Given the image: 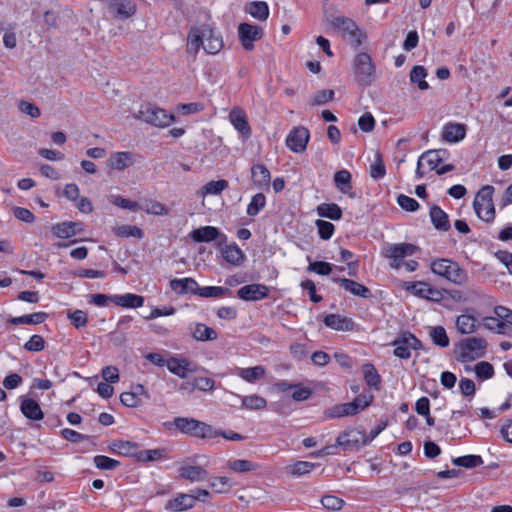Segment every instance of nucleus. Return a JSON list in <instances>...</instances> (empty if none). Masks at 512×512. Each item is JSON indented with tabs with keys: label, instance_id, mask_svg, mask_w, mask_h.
Returning <instances> with one entry per match:
<instances>
[{
	"label": "nucleus",
	"instance_id": "obj_31",
	"mask_svg": "<svg viewBox=\"0 0 512 512\" xmlns=\"http://www.w3.org/2000/svg\"><path fill=\"white\" fill-rule=\"evenodd\" d=\"M134 163L133 155L130 152H116L108 159V165L112 169L122 171Z\"/></svg>",
	"mask_w": 512,
	"mask_h": 512
},
{
	"label": "nucleus",
	"instance_id": "obj_5",
	"mask_svg": "<svg viewBox=\"0 0 512 512\" xmlns=\"http://www.w3.org/2000/svg\"><path fill=\"white\" fill-rule=\"evenodd\" d=\"M493 193L494 187L485 185L478 191L473 202L477 216L485 222H492L495 218Z\"/></svg>",
	"mask_w": 512,
	"mask_h": 512
},
{
	"label": "nucleus",
	"instance_id": "obj_60",
	"mask_svg": "<svg viewBox=\"0 0 512 512\" xmlns=\"http://www.w3.org/2000/svg\"><path fill=\"white\" fill-rule=\"evenodd\" d=\"M321 503L325 509L332 511L340 510L345 504L343 499L334 495L323 496L321 499Z\"/></svg>",
	"mask_w": 512,
	"mask_h": 512
},
{
	"label": "nucleus",
	"instance_id": "obj_6",
	"mask_svg": "<svg viewBox=\"0 0 512 512\" xmlns=\"http://www.w3.org/2000/svg\"><path fill=\"white\" fill-rule=\"evenodd\" d=\"M134 116L136 119L156 127H167L175 121L173 114H169L166 110L156 107L151 103L142 104Z\"/></svg>",
	"mask_w": 512,
	"mask_h": 512
},
{
	"label": "nucleus",
	"instance_id": "obj_54",
	"mask_svg": "<svg viewBox=\"0 0 512 512\" xmlns=\"http://www.w3.org/2000/svg\"><path fill=\"white\" fill-rule=\"evenodd\" d=\"M93 462L98 469L101 470H114L120 466V462L105 455H97L94 457Z\"/></svg>",
	"mask_w": 512,
	"mask_h": 512
},
{
	"label": "nucleus",
	"instance_id": "obj_64",
	"mask_svg": "<svg viewBox=\"0 0 512 512\" xmlns=\"http://www.w3.org/2000/svg\"><path fill=\"white\" fill-rule=\"evenodd\" d=\"M397 203L403 210L408 212H414L418 210L420 206L419 203L414 198H411L404 194H400L397 197Z\"/></svg>",
	"mask_w": 512,
	"mask_h": 512
},
{
	"label": "nucleus",
	"instance_id": "obj_51",
	"mask_svg": "<svg viewBox=\"0 0 512 512\" xmlns=\"http://www.w3.org/2000/svg\"><path fill=\"white\" fill-rule=\"evenodd\" d=\"M430 337L432 342L441 348H445L449 345V337L442 326L433 327L430 330Z\"/></svg>",
	"mask_w": 512,
	"mask_h": 512
},
{
	"label": "nucleus",
	"instance_id": "obj_34",
	"mask_svg": "<svg viewBox=\"0 0 512 512\" xmlns=\"http://www.w3.org/2000/svg\"><path fill=\"white\" fill-rule=\"evenodd\" d=\"M325 417L328 419H337L342 417H348V416H355L354 412V406L348 403H340L336 404L324 412Z\"/></svg>",
	"mask_w": 512,
	"mask_h": 512
},
{
	"label": "nucleus",
	"instance_id": "obj_46",
	"mask_svg": "<svg viewBox=\"0 0 512 512\" xmlns=\"http://www.w3.org/2000/svg\"><path fill=\"white\" fill-rule=\"evenodd\" d=\"M198 291V296L203 298H221L231 294L230 289L221 286H199Z\"/></svg>",
	"mask_w": 512,
	"mask_h": 512
},
{
	"label": "nucleus",
	"instance_id": "obj_9",
	"mask_svg": "<svg viewBox=\"0 0 512 512\" xmlns=\"http://www.w3.org/2000/svg\"><path fill=\"white\" fill-rule=\"evenodd\" d=\"M417 247L410 243L391 244L384 249V256L392 259L390 266L399 269L403 264L406 256H411L417 251Z\"/></svg>",
	"mask_w": 512,
	"mask_h": 512
},
{
	"label": "nucleus",
	"instance_id": "obj_15",
	"mask_svg": "<svg viewBox=\"0 0 512 512\" xmlns=\"http://www.w3.org/2000/svg\"><path fill=\"white\" fill-rule=\"evenodd\" d=\"M407 290L411 291L414 295L418 297L431 300L434 302H439L443 298V294L440 290L422 281L409 283V285L407 286Z\"/></svg>",
	"mask_w": 512,
	"mask_h": 512
},
{
	"label": "nucleus",
	"instance_id": "obj_26",
	"mask_svg": "<svg viewBox=\"0 0 512 512\" xmlns=\"http://www.w3.org/2000/svg\"><path fill=\"white\" fill-rule=\"evenodd\" d=\"M334 183L341 193L348 195L350 198L355 197V193L352 191V175L348 170L337 171L334 174Z\"/></svg>",
	"mask_w": 512,
	"mask_h": 512
},
{
	"label": "nucleus",
	"instance_id": "obj_4",
	"mask_svg": "<svg viewBox=\"0 0 512 512\" xmlns=\"http://www.w3.org/2000/svg\"><path fill=\"white\" fill-rule=\"evenodd\" d=\"M488 343L482 337H468L456 344L457 360L460 362L473 361L485 355Z\"/></svg>",
	"mask_w": 512,
	"mask_h": 512
},
{
	"label": "nucleus",
	"instance_id": "obj_10",
	"mask_svg": "<svg viewBox=\"0 0 512 512\" xmlns=\"http://www.w3.org/2000/svg\"><path fill=\"white\" fill-rule=\"evenodd\" d=\"M238 35L243 48L251 51L254 48L253 42L260 40L264 36V32L258 25L241 23L238 26Z\"/></svg>",
	"mask_w": 512,
	"mask_h": 512
},
{
	"label": "nucleus",
	"instance_id": "obj_39",
	"mask_svg": "<svg viewBox=\"0 0 512 512\" xmlns=\"http://www.w3.org/2000/svg\"><path fill=\"white\" fill-rule=\"evenodd\" d=\"M317 214L320 217L328 218L334 221L342 218V209L336 203H321L316 208Z\"/></svg>",
	"mask_w": 512,
	"mask_h": 512
},
{
	"label": "nucleus",
	"instance_id": "obj_23",
	"mask_svg": "<svg viewBox=\"0 0 512 512\" xmlns=\"http://www.w3.org/2000/svg\"><path fill=\"white\" fill-rule=\"evenodd\" d=\"M323 321L327 327L337 331H352L355 325L351 318L339 314H328Z\"/></svg>",
	"mask_w": 512,
	"mask_h": 512
},
{
	"label": "nucleus",
	"instance_id": "obj_53",
	"mask_svg": "<svg viewBox=\"0 0 512 512\" xmlns=\"http://www.w3.org/2000/svg\"><path fill=\"white\" fill-rule=\"evenodd\" d=\"M266 205V197L263 193L255 194L247 206V214L256 216Z\"/></svg>",
	"mask_w": 512,
	"mask_h": 512
},
{
	"label": "nucleus",
	"instance_id": "obj_55",
	"mask_svg": "<svg viewBox=\"0 0 512 512\" xmlns=\"http://www.w3.org/2000/svg\"><path fill=\"white\" fill-rule=\"evenodd\" d=\"M484 326L492 331H496L500 334H506V323L501 321V318H499L497 315L494 317H485L483 319Z\"/></svg>",
	"mask_w": 512,
	"mask_h": 512
},
{
	"label": "nucleus",
	"instance_id": "obj_62",
	"mask_svg": "<svg viewBox=\"0 0 512 512\" xmlns=\"http://www.w3.org/2000/svg\"><path fill=\"white\" fill-rule=\"evenodd\" d=\"M68 318L76 329L84 327L88 322V316L83 310H75L73 312H69Z\"/></svg>",
	"mask_w": 512,
	"mask_h": 512
},
{
	"label": "nucleus",
	"instance_id": "obj_57",
	"mask_svg": "<svg viewBox=\"0 0 512 512\" xmlns=\"http://www.w3.org/2000/svg\"><path fill=\"white\" fill-rule=\"evenodd\" d=\"M475 373L479 379L487 380L494 376V367L491 363L481 361L475 365Z\"/></svg>",
	"mask_w": 512,
	"mask_h": 512
},
{
	"label": "nucleus",
	"instance_id": "obj_36",
	"mask_svg": "<svg viewBox=\"0 0 512 512\" xmlns=\"http://www.w3.org/2000/svg\"><path fill=\"white\" fill-rule=\"evenodd\" d=\"M245 11L259 21H265L269 16L268 4L264 1L249 2L245 7Z\"/></svg>",
	"mask_w": 512,
	"mask_h": 512
},
{
	"label": "nucleus",
	"instance_id": "obj_13",
	"mask_svg": "<svg viewBox=\"0 0 512 512\" xmlns=\"http://www.w3.org/2000/svg\"><path fill=\"white\" fill-rule=\"evenodd\" d=\"M365 438L366 433L364 431L349 430L342 432L337 437L336 443L344 450L352 451L359 449L361 446L367 445L368 443L363 442Z\"/></svg>",
	"mask_w": 512,
	"mask_h": 512
},
{
	"label": "nucleus",
	"instance_id": "obj_37",
	"mask_svg": "<svg viewBox=\"0 0 512 512\" xmlns=\"http://www.w3.org/2000/svg\"><path fill=\"white\" fill-rule=\"evenodd\" d=\"M265 373H266V370L261 365L249 367V368H237L236 369V375L249 383H254L257 380L263 378Z\"/></svg>",
	"mask_w": 512,
	"mask_h": 512
},
{
	"label": "nucleus",
	"instance_id": "obj_16",
	"mask_svg": "<svg viewBox=\"0 0 512 512\" xmlns=\"http://www.w3.org/2000/svg\"><path fill=\"white\" fill-rule=\"evenodd\" d=\"M332 281L338 283L344 290L350 292L352 295L361 298H371V290L365 285L348 278L333 277Z\"/></svg>",
	"mask_w": 512,
	"mask_h": 512
},
{
	"label": "nucleus",
	"instance_id": "obj_45",
	"mask_svg": "<svg viewBox=\"0 0 512 512\" xmlns=\"http://www.w3.org/2000/svg\"><path fill=\"white\" fill-rule=\"evenodd\" d=\"M427 76V70L424 66L416 65L412 68L410 72V81L414 84H417L420 90H427L429 88V84L425 80Z\"/></svg>",
	"mask_w": 512,
	"mask_h": 512
},
{
	"label": "nucleus",
	"instance_id": "obj_8",
	"mask_svg": "<svg viewBox=\"0 0 512 512\" xmlns=\"http://www.w3.org/2000/svg\"><path fill=\"white\" fill-rule=\"evenodd\" d=\"M391 344L395 347L393 354L400 359H409L412 349L423 348L422 342L409 331L402 332Z\"/></svg>",
	"mask_w": 512,
	"mask_h": 512
},
{
	"label": "nucleus",
	"instance_id": "obj_63",
	"mask_svg": "<svg viewBox=\"0 0 512 512\" xmlns=\"http://www.w3.org/2000/svg\"><path fill=\"white\" fill-rule=\"evenodd\" d=\"M24 348L30 352H39L45 348V340L40 335H32L25 343Z\"/></svg>",
	"mask_w": 512,
	"mask_h": 512
},
{
	"label": "nucleus",
	"instance_id": "obj_61",
	"mask_svg": "<svg viewBox=\"0 0 512 512\" xmlns=\"http://www.w3.org/2000/svg\"><path fill=\"white\" fill-rule=\"evenodd\" d=\"M334 90L332 89H324L320 90L312 98L311 105L317 106V105H323L334 98Z\"/></svg>",
	"mask_w": 512,
	"mask_h": 512
},
{
	"label": "nucleus",
	"instance_id": "obj_50",
	"mask_svg": "<svg viewBox=\"0 0 512 512\" xmlns=\"http://www.w3.org/2000/svg\"><path fill=\"white\" fill-rule=\"evenodd\" d=\"M242 406L249 410H262L267 406V401L261 396L249 395L242 398Z\"/></svg>",
	"mask_w": 512,
	"mask_h": 512
},
{
	"label": "nucleus",
	"instance_id": "obj_24",
	"mask_svg": "<svg viewBox=\"0 0 512 512\" xmlns=\"http://www.w3.org/2000/svg\"><path fill=\"white\" fill-rule=\"evenodd\" d=\"M466 136V125L462 123H447L442 130V138L450 143H456Z\"/></svg>",
	"mask_w": 512,
	"mask_h": 512
},
{
	"label": "nucleus",
	"instance_id": "obj_7",
	"mask_svg": "<svg viewBox=\"0 0 512 512\" xmlns=\"http://www.w3.org/2000/svg\"><path fill=\"white\" fill-rule=\"evenodd\" d=\"M353 68L356 81L359 84L369 86L372 83L374 79L375 65L369 54L364 52L358 53L354 58Z\"/></svg>",
	"mask_w": 512,
	"mask_h": 512
},
{
	"label": "nucleus",
	"instance_id": "obj_20",
	"mask_svg": "<svg viewBox=\"0 0 512 512\" xmlns=\"http://www.w3.org/2000/svg\"><path fill=\"white\" fill-rule=\"evenodd\" d=\"M251 178L258 189L268 190L271 182L270 171L264 164H255L251 167Z\"/></svg>",
	"mask_w": 512,
	"mask_h": 512
},
{
	"label": "nucleus",
	"instance_id": "obj_32",
	"mask_svg": "<svg viewBox=\"0 0 512 512\" xmlns=\"http://www.w3.org/2000/svg\"><path fill=\"white\" fill-rule=\"evenodd\" d=\"M113 303L125 308H139L144 304V297L137 294L126 293L124 295H113Z\"/></svg>",
	"mask_w": 512,
	"mask_h": 512
},
{
	"label": "nucleus",
	"instance_id": "obj_43",
	"mask_svg": "<svg viewBox=\"0 0 512 512\" xmlns=\"http://www.w3.org/2000/svg\"><path fill=\"white\" fill-rule=\"evenodd\" d=\"M362 371L364 374V380L367 385L375 390L380 389L381 377L377 372L376 368L371 363H365L362 366Z\"/></svg>",
	"mask_w": 512,
	"mask_h": 512
},
{
	"label": "nucleus",
	"instance_id": "obj_44",
	"mask_svg": "<svg viewBox=\"0 0 512 512\" xmlns=\"http://www.w3.org/2000/svg\"><path fill=\"white\" fill-rule=\"evenodd\" d=\"M456 326L461 334H470L477 328V319L472 315L462 314L457 317Z\"/></svg>",
	"mask_w": 512,
	"mask_h": 512
},
{
	"label": "nucleus",
	"instance_id": "obj_11",
	"mask_svg": "<svg viewBox=\"0 0 512 512\" xmlns=\"http://www.w3.org/2000/svg\"><path fill=\"white\" fill-rule=\"evenodd\" d=\"M309 139V130L306 127L298 126L289 132L286 138V145L291 151L302 153L306 150Z\"/></svg>",
	"mask_w": 512,
	"mask_h": 512
},
{
	"label": "nucleus",
	"instance_id": "obj_17",
	"mask_svg": "<svg viewBox=\"0 0 512 512\" xmlns=\"http://www.w3.org/2000/svg\"><path fill=\"white\" fill-rule=\"evenodd\" d=\"M110 450L114 454L135 458L138 461L140 445L131 441L114 440L110 445Z\"/></svg>",
	"mask_w": 512,
	"mask_h": 512
},
{
	"label": "nucleus",
	"instance_id": "obj_35",
	"mask_svg": "<svg viewBox=\"0 0 512 512\" xmlns=\"http://www.w3.org/2000/svg\"><path fill=\"white\" fill-rule=\"evenodd\" d=\"M166 365L171 373L177 375L180 378H185L187 373L192 371V369L189 367L190 362L185 358L179 359L171 357L167 360Z\"/></svg>",
	"mask_w": 512,
	"mask_h": 512
},
{
	"label": "nucleus",
	"instance_id": "obj_12",
	"mask_svg": "<svg viewBox=\"0 0 512 512\" xmlns=\"http://www.w3.org/2000/svg\"><path fill=\"white\" fill-rule=\"evenodd\" d=\"M107 9L114 18L126 20L136 13L137 6L133 0H108Z\"/></svg>",
	"mask_w": 512,
	"mask_h": 512
},
{
	"label": "nucleus",
	"instance_id": "obj_27",
	"mask_svg": "<svg viewBox=\"0 0 512 512\" xmlns=\"http://www.w3.org/2000/svg\"><path fill=\"white\" fill-rule=\"evenodd\" d=\"M205 31L206 44L203 46L205 52L208 54H217L224 46L222 36L209 26H205Z\"/></svg>",
	"mask_w": 512,
	"mask_h": 512
},
{
	"label": "nucleus",
	"instance_id": "obj_28",
	"mask_svg": "<svg viewBox=\"0 0 512 512\" xmlns=\"http://www.w3.org/2000/svg\"><path fill=\"white\" fill-rule=\"evenodd\" d=\"M431 222L437 230L448 231L450 229V221L447 213L438 205L430 207Z\"/></svg>",
	"mask_w": 512,
	"mask_h": 512
},
{
	"label": "nucleus",
	"instance_id": "obj_19",
	"mask_svg": "<svg viewBox=\"0 0 512 512\" xmlns=\"http://www.w3.org/2000/svg\"><path fill=\"white\" fill-rule=\"evenodd\" d=\"M206 36L205 26L203 28L192 27L187 36V53L195 57L200 48L204 46L203 39Z\"/></svg>",
	"mask_w": 512,
	"mask_h": 512
},
{
	"label": "nucleus",
	"instance_id": "obj_48",
	"mask_svg": "<svg viewBox=\"0 0 512 512\" xmlns=\"http://www.w3.org/2000/svg\"><path fill=\"white\" fill-rule=\"evenodd\" d=\"M166 457V450L163 448L141 450L138 455V462L148 463L158 461Z\"/></svg>",
	"mask_w": 512,
	"mask_h": 512
},
{
	"label": "nucleus",
	"instance_id": "obj_22",
	"mask_svg": "<svg viewBox=\"0 0 512 512\" xmlns=\"http://www.w3.org/2000/svg\"><path fill=\"white\" fill-rule=\"evenodd\" d=\"M194 506L195 498L192 497V494L179 493L175 498L167 501L165 509L174 512H183L193 508Z\"/></svg>",
	"mask_w": 512,
	"mask_h": 512
},
{
	"label": "nucleus",
	"instance_id": "obj_47",
	"mask_svg": "<svg viewBox=\"0 0 512 512\" xmlns=\"http://www.w3.org/2000/svg\"><path fill=\"white\" fill-rule=\"evenodd\" d=\"M374 400V396L369 391H364L350 402L354 406V412L357 415L361 411L368 408Z\"/></svg>",
	"mask_w": 512,
	"mask_h": 512
},
{
	"label": "nucleus",
	"instance_id": "obj_33",
	"mask_svg": "<svg viewBox=\"0 0 512 512\" xmlns=\"http://www.w3.org/2000/svg\"><path fill=\"white\" fill-rule=\"evenodd\" d=\"M179 476L191 482L203 481L207 477V471L201 466H182L179 469Z\"/></svg>",
	"mask_w": 512,
	"mask_h": 512
},
{
	"label": "nucleus",
	"instance_id": "obj_25",
	"mask_svg": "<svg viewBox=\"0 0 512 512\" xmlns=\"http://www.w3.org/2000/svg\"><path fill=\"white\" fill-rule=\"evenodd\" d=\"M170 288L179 295L192 293L198 295L199 285L197 281L193 278H183V279H172L170 281Z\"/></svg>",
	"mask_w": 512,
	"mask_h": 512
},
{
	"label": "nucleus",
	"instance_id": "obj_18",
	"mask_svg": "<svg viewBox=\"0 0 512 512\" xmlns=\"http://www.w3.org/2000/svg\"><path fill=\"white\" fill-rule=\"evenodd\" d=\"M229 120L234 128L245 138L250 137L251 127L248 123L246 114L243 109L235 107L229 114Z\"/></svg>",
	"mask_w": 512,
	"mask_h": 512
},
{
	"label": "nucleus",
	"instance_id": "obj_42",
	"mask_svg": "<svg viewBox=\"0 0 512 512\" xmlns=\"http://www.w3.org/2000/svg\"><path fill=\"white\" fill-rule=\"evenodd\" d=\"M192 336L197 341H211L218 337L217 332L203 323H197L192 331Z\"/></svg>",
	"mask_w": 512,
	"mask_h": 512
},
{
	"label": "nucleus",
	"instance_id": "obj_29",
	"mask_svg": "<svg viewBox=\"0 0 512 512\" xmlns=\"http://www.w3.org/2000/svg\"><path fill=\"white\" fill-rule=\"evenodd\" d=\"M53 233L58 238H70L82 231V223L80 222H62L52 227Z\"/></svg>",
	"mask_w": 512,
	"mask_h": 512
},
{
	"label": "nucleus",
	"instance_id": "obj_30",
	"mask_svg": "<svg viewBox=\"0 0 512 512\" xmlns=\"http://www.w3.org/2000/svg\"><path fill=\"white\" fill-rule=\"evenodd\" d=\"M220 235V231L213 226H203L198 229H194L190 233V237L197 243L211 242L216 240Z\"/></svg>",
	"mask_w": 512,
	"mask_h": 512
},
{
	"label": "nucleus",
	"instance_id": "obj_40",
	"mask_svg": "<svg viewBox=\"0 0 512 512\" xmlns=\"http://www.w3.org/2000/svg\"><path fill=\"white\" fill-rule=\"evenodd\" d=\"M448 155L449 153L446 149L429 150L421 155V159L428 163L430 170H435Z\"/></svg>",
	"mask_w": 512,
	"mask_h": 512
},
{
	"label": "nucleus",
	"instance_id": "obj_2",
	"mask_svg": "<svg viewBox=\"0 0 512 512\" xmlns=\"http://www.w3.org/2000/svg\"><path fill=\"white\" fill-rule=\"evenodd\" d=\"M332 27L337 30L342 37L346 38L350 45L355 49L359 48L367 39V34L361 30L356 22L345 16H334L330 20Z\"/></svg>",
	"mask_w": 512,
	"mask_h": 512
},
{
	"label": "nucleus",
	"instance_id": "obj_41",
	"mask_svg": "<svg viewBox=\"0 0 512 512\" xmlns=\"http://www.w3.org/2000/svg\"><path fill=\"white\" fill-rule=\"evenodd\" d=\"M48 317L46 312H35L29 315L11 317L8 321L14 325H37L43 323Z\"/></svg>",
	"mask_w": 512,
	"mask_h": 512
},
{
	"label": "nucleus",
	"instance_id": "obj_21",
	"mask_svg": "<svg viewBox=\"0 0 512 512\" xmlns=\"http://www.w3.org/2000/svg\"><path fill=\"white\" fill-rule=\"evenodd\" d=\"M20 410L29 420L39 421L44 418V413L39 403L32 398L21 397Z\"/></svg>",
	"mask_w": 512,
	"mask_h": 512
},
{
	"label": "nucleus",
	"instance_id": "obj_52",
	"mask_svg": "<svg viewBox=\"0 0 512 512\" xmlns=\"http://www.w3.org/2000/svg\"><path fill=\"white\" fill-rule=\"evenodd\" d=\"M386 175V167L381 153L375 154V160L370 166V176L375 180H380Z\"/></svg>",
	"mask_w": 512,
	"mask_h": 512
},
{
	"label": "nucleus",
	"instance_id": "obj_3",
	"mask_svg": "<svg viewBox=\"0 0 512 512\" xmlns=\"http://www.w3.org/2000/svg\"><path fill=\"white\" fill-rule=\"evenodd\" d=\"M433 273L444 277L450 282L463 285L468 280V273L455 261L449 259H438L431 263Z\"/></svg>",
	"mask_w": 512,
	"mask_h": 512
},
{
	"label": "nucleus",
	"instance_id": "obj_38",
	"mask_svg": "<svg viewBox=\"0 0 512 512\" xmlns=\"http://www.w3.org/2000/svg\"><path fill=\"white\" fill-rule=\"evenodd\" d=\"M222 255L233 266L241 265L245 258L243 251L236 244L226 245L222 249Z\"/></svg>",
	"mask_w": 512,
	"mask_h": 512
},
{
	"label": "nucleus",
	"instance_id": "obj_59",
	"mask_svg": "<svg viewBox=\"0 0 512 512\" xmlns=\"http://www.w3.org/2000/svg\"><path fill=\"white\" fill-rule=\"evenodd\" d=\"M333 265L325 261H314L310 262L307 270L310 272L317 273L318 275H329L332 272Z\"/></svg>",
	"mask_w": 512,
	"mask_h": 512
},
{
	"label": "nucleus",
	"instance_id": "obj_56",
	"mask_svg": "<svg viewBox=\"0 0 512 512\" xmlns=\"http://www.w3.org/2000/svg\"><path fill=\"white\" fill-rule=\"evenodd\" d=\"M117 236L142 238L143 231L137 226L121 225L114 229Z\"/></svg>",
	"mask_w": 512,
	"mask_h": 512
},
{
	"label": "nucleus",
	"instance_id": "obj_49",
	"mask_svg": "<svg viewBox=\"0 0 512 512\" xmlns=\"http://www.w3.org/2000/svg\"><path fill=\"white\" fill-rule=\"evenodd\" d=\"M452 463L464 468H475L483 464V459L479 455H465L454 458Z\"/></svg>",
	"mask_w": 512,
	"mask_h": 512
},
{
	"label": "nucleus",
	"instance_id": "obj_58",
	"mask_svg": "<svg viewBox=\"0 0 512 512\" xmlns=\"http://www.w3.org/2000/svg\"><path fill=\"white\" fill-rule=\"evenodd\" d=\"M315 224L321 239L328 240L332 237L335 231V227L331 222L318 219L316 220Z\"/></svg>",
	"mask_w": 512,
	"mask_h": 512
},
{
	"label": "nucleus",
	"instance_id": "obj_14",
	"mask_svg": "<svg viewBox=\"0 0 512 512\" xmlns=\"http://www.w3.org/2000/svg\"><path fill=\"white\" fill-rule=\"evenodd\" d=\"M270 289L265 284L252 283L241 287L237 297L244 301H259L269 297Z\"/></svg>",
	"mask_w": 512,
	"mask_h": 512
},
{
	"label": "nucleus",
	"instance_id": "obj_1",
	"mask_svg": "<svg viewBox=\"0 0 512 512\" xmlns=\"http://www.w3.org/2000/svg\"><path fill=\"white\" fill-rule=\"evenodd\" d=\"M164 426L168 430L175 428L183 434L201 439L215 438V428L211 425L189 417H175L171 422H165Z\"/></svg>",
	"mask_w": 512,
	"mask_h": 512
}]
</instances>
